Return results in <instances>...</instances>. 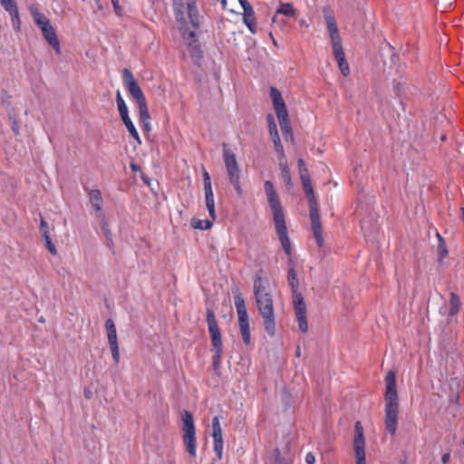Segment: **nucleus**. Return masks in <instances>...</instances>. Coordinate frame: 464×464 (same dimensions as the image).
<instances>
[{"label": "nucleus", "instance_id": "nucleus-34", "mask_svg": "<svg viewBox=\"0 0 464 464\" xmlns=\"http://www.w3.org/2000/svg\"><path fill=\"white\" fill-rule=\"evenodd\" d=\"M221 356H222V352L214 351L212 362H213V367L215 370H217L219 367V364L221 362Z\"/></svg>", "mask_w": 464, "mask_h": 464}, {"label": "nucleus", "instance_id": "nucleus-37", "mask_svg": "<svg viewBox=\"0 0 464 464\" xmlns=\"http://www.w3.org/2000/svg\"><path fill=\"white\" fill-rule=\"evenodd\" d=\"M267 123H268V130H274V129H276V123L275 121V119L273 117V115L271 114H268L267 115Z\"/></svg>", "mask_w": 464, "mask_h": 464}, {"label": "nucleus", "instance_id": "nucleus-30", "mask_svg": "<svg viewBox=\"0 0 464 464\" xmlns=\"http://www.w3.org/2000/svg\"><path fill=\"white\" fill-rule=\"evenodd\" d=\"M269 133H270L271 139L273 140L276 151L277 153H279L282 157H284V155H285L284 148H283V145L281 143V140H280V137H279V133H278L277 128L274 129V130H270Z\"/></svg>", "mask_w": 464, "mask_h": 464}, {"label": "nucleus", "instance_id": "nucleus-41", "mask_svg": "<svg viewBox=\"0 0 464 464\" xmlns=\"http://www.w3.org/2000/svg\"><path fill=\"white\" fill-rule=\"evenodd\" d=\"M450 459V452H446L444 453L442 456H441V462L443 464H447Z\"/></svg>", "mask_w": 464, "mask_h": 464}, {"label": "nucleus", "instance_id": "nucleus-22", "mask_svg": "<svg viewBox=\"0 0 464 464\" xmlns=\"http://www.w3.org/2000/svg\"><path fill=\"white\" fill-rule=\"evenodd\" d=\"M298 169L305 196L314 194L308 169L306 168L304 160L303 159L298 160Z\"/></svg>", "mask_w": 464, "mask_h": 464}, {"label": "nucleus", "instance_id": "nucleus-26", "mask_svg": "<svg viewBox=\"0 0 464 464\" xmlns=\"http://www.w3.org/2000/svg\"><path fill=\"white\" fill-rule=\"evenodd\" d=\"M437 238H438V246H437V253H438V262L441 263L448 256L449 250L446 245V242L444 238L437 233Z\"/></svg>", "mask_w": 464, "mask_h": 464}, {"label": "nucleus", "instance_id": "nucleus-45", "mask_svg": "<svg viewBox=\"0 0 464 464\" xmlns=\"http://www.w3.org/2000/svg\"><path fill=\"white\" fill-rule=\"evenodd\" d=\"M269 36L273 39V43H274V44H276V40L273 38V34H269Z\"/></svg>", "mask_w": 464, "mask_h": 464}, {"label": "nucleus", "instance_id": "nucleus-43", "mask_svg": "<svg viewBox=\"0 0 464 464\" xmlns=\"http://www.w3.org/2000/svg\"><path fill=\"white\" fill-rule=\"evenodd\" d=\"M130 169H131V170L133 172H137V171H140L141 170V168L139 165L135 164V163H130Z\"/></svg>", "mask_w": 464, "mask_h": 464}, {"label": "nucleus", "instance_id": "nucleus-44", "mask_svg": "<svg viewBox=\"0 0 464 464\" xmlns=\"http://www.w3.org/2000/svg\"><path fill=\"white\" fill-rule=\"evenodd\" d=\"M84 396H85V398H87V399H91V397H92V392H91V391H90V390H85V391H84Z\"/></svg>", "mask_w": 464, "mask_h": 464}, {"label": "nucleus", "instance_id": "nucleus-19", "mask_svg": "<svg viewBox=\"0 0 464 464\" xmlns=\"http://www.w3.org/2000/svg\"><path fill=\"white\" fill-rule=\"evenodd\" d=\"M243 10V21L251 34L256 33V19L252 5L246 0H239Z\"/></svg>", "mask_w": 464, "mask_h": 464}, {"label": "nucleus", "instance_id": "nucleus-39", "mask_svg": "<svg viewBox=\"0 0 464 464\" xmlns=\"http://www.w3.org/2000/svg\"><path fill=\"white\" fill-rule=\"evenodd\" d=\"M111 3H112V5H113V8H114V11L116 12L117 14H121V7L119 5V0H111Z\"/></svg>", "mask_w": 464, "mask_h": 464}, {"label": "nucleus", "instance_id": "nucleus-20", "mask_svg": "<svg viewBox=\"0 0 464 464\" xmlns=\"http://www.w3.org/2000/svg\"><path fill=\"white\" fill-rule=\"evenodd\" d=\"M333 45V53L334 58L338 63L341 73L343 76H348L350 73L349 64L345 59V54L342 46V42H337L332 44Z\"/></svg>", "mask_w": 464, "mask_h": 464}, {"label": "nucleus", "instance_id": "nucleus-17", "mask_svg": "<svg viewBox=\"0 0 464 464\" xmlns=\"http://www.w3.org/2000/svg\"><path fill=\"white\" fill-rule=\"evenodd\" d=\"M323 14L332 44L341 42V37L339 34V30L337 27L335 17L333 14V12L331 11L330 7H324L323 9Z\"/></svg>", "mask_w": 464, "mask_h": 464}, {"label": "nucleus", "instance_id": "nucleus-27", "mask_svg": "<svg viewBox=\"0 0 464 464\" xmlns=\"http://www.w3.org/2000/svg\"><path fill=\"white\" fill-rule=\"evenodd\" d=\"M460 306H461L460 298L455 293H451L450 299L449 315L450 316L456 315L459 312Z\"/></svg>", "mask_w": 464, "mask_h": 464}, {"label": "nucleus", "instance_id": "nucleus-40", "mask_svg": "<svg viewBox=\"0 0 464 464\" xmlns=\"http://www.w3.org/2000/svg\"><path fill=\"white\" fill-rule=\"evenodd\" d=\"M111 3H112V5H113V8H114V11L116 12L117 14H121V7L119 5V0H111Z\"/></svg>", "mask_w": 464, "mask_h": 464}, {"label": "nucleus", "instance_id": "nucleus-31", "mask_svg": "<svg viewBox=\"0 0 464 464\" xmlns=\"http://www.w3.org/2000/svg\"><path fill=\"white\" fill-rule=\"evenodd\" d=\"M116 102H117V106H118L120 115L126 114V112H128V108H127V105H126L120 91L117 92Z\"/></svg>", "mask_w": 464, "mask_h": 464}, {"label": "nucleus", "instance_id": "nucleus-6", "mask_svg": "<svg viewBox=\"0 0 464 464\" xmlns=\"http://www.w3.org/2000/svg\"><path fill=\"white\" fill-rule=\"evenodd\" d=\"M122 77L127 91L137 102L140 121L143 125L144 130L150 131L151 130L150 115L144 93L134 79L132 72L129 69H123Z\"/></svg>", "mask_w": 464, "mask_h": 464}, {"label": "nucleus", "instance_id": "nucleus-12", "mask_svg": "<svg viewBox=\"0 0 464 464\" xmlns=\"http://www.w3.org/2000/svg\"><path fill=\"white\" fill-rule=\"evenodd\" d=\"M353 450L356 458V464H366L363 427L362 422L359 420L354 424Z\"/></svg>", "mask_w": 464, "mask_h": 464}, {"label": "nucleus", "instance_id": "nucleus-18", "mask_svg": "<svg viewBox=\"0 0 464 464\" xmlns=\"http://www.w3.org/2000/svg\"><path fill=\"white\" fill-rule=\"evenodd\" d=\"M0 4L11 17L13 27L15 31L21 28V21L19 16L18 6L15 0H0Z\"/></svg>", "mask_w": 464, "mask_h": 464}, {"label": "nucleus", "instance_id": "nucleus-36", "mask_svg": "<svg viewBox=\"0 0 464 464\" xmlns=\"http://www.w3.org/2000/svg\"><path fill=\"white\" fill-rule=\"evenodd\" d=\"M100 219L102 220V228L103 230V233H104L106 238L107 239H111V231H110V229L108 227V225H107V223L105 221V218L104 219L100 218Z\"/></svg>", "mask_w": 464, "mask_h": 464}, {"label": "nucleus", "instance_id": "nucleus-23", "mask_svg": "<svg viewBox=\"0 0 464 464\" xmlns=\"http://www.w3.org/2000/svg\"><path fill=\"white\" fill-rule=\"evenodd\" d=\"M90 203L95 210L98 218L104 219V213L102 211L103 199L102 193L99 189H87Z\"/></svg>", "mask_w": 464, "mask_h": 464}, {"label": "nucleus", "instance_id": "nucleus-9", "mask_svg": "<svg viewBox=\"0 0 464 464\" xmlns=\"http://www.w3.org/2000/svg\"><path fill=\"white\" fill-rule=\"evenodd\" d=\"M182 421H183V443L186 448V450L188 454L195 458L197 456V440H196V429L194 425L193 415L188 411H184L182 414Z\"/></svg>", "mask_w": 464, "mask_h": 464}, {"label": "nucleus", "instance_id": "nucleus-25", "mask_svg": "<svg viewBox=\"0 0 464 464\" xmlns=\"http://www.w3.org/2000/svg\"><path fill=\"white\" fill-rule=\"evenodd\" d=\"M282 133L285 140L290 137L293 138L292 127L289 120V115H282L277 117Z\"/></svg>", "mask_w": 464, "mask_h": 464}, {"label": "nucleus", "instance_id": "nucleus-4", "mask_svg": "<svg viewBox=\"0 0 464 464\" xmlns=\"http://www.w3.org/2000/svg\"><path fill=\"white\" fill-rule=\"evenodd\" d=\"M384 401L385 428L390 435L394 436L397 431L400 404L397 392L396 375L392 371L388 372L385 376Z\"/></svg>", "mask_w": 464, "mask_h": 464}, {"label": "nucleus", "instance_id": "nucleus-2", "mask_svg": "<svg viewBox=\"0 0 464 464\" xmlns=\"http://www.w3.org/2000/svg\"><path fill=\"white\" fill-rule=\"evenodd\" d=\"M253 287L256 305L264 321L265 331L270 336H274L276 334V317L269 283L257 274Z\"/></svg>", "mask_w": 464, "mask_h": 464}, {"label": "nucleus", "instance_id": "nucleus-32", "mask_svg": "<svg viewBox=\"0 0 464 464\" xmlns=\"http://www.w3.org/2000/svg\"><path fill=\"white\" fill-rule=\"evenodd\" d=\"M128 130V131L130 132V136L139 143L140 144L141 143V140H140V135L133 124L132 121H130V122H126L124 124Z\"/></svg>", "mask_w": 464, "mask_h": 464}, {"label": "nucleus", "instance_id": "nucleus-1", "mask_svg": "<svg viewBox=\"0 0 464 464\" xmlns=\"http://www.w3.org/2000/svg\"><path fill=\"white\" fill-rule=\"evenodd\" d=\"M173 7L175 17L179 24V28L181 31L182 37L187 42L188 45L191 48V56H200L201 51L198 44H197L195 32L184 28V25L187 22L185 13H187L194 29H198L199 27V17L196 5V0H186V5L184 4L183 0H174Z\"/></svg>", "mask_w": 464, "mask_h": 464}, {"label": "nucleus", "instance_id": "nucleus-7", "mask_svg": "<svg viewBox=\"0 0 464 464\" xmlns=\"http://www.w3.org/2000/svg\"><path fill=\"white\" fill-rule=\"evenodd\" d=\"M29 11L35 24L40 28L44 40L53 48L57 54L61 53V45L56 32L50 23V20L40 12L34 5L29 7Z\"/></svg>", "mask_w": 464, "mask_h": 464}, {"label": "nucleus", "instance_id": "nucleus-15", "mask_svg": "<svg viewBox=\"0 0 464 464\" xmlns=\"http://www.w3.org/2000/svg\"><path fill=\"white\" fill-rule=\"evenodd\" d=\"M203 181H204V192H205V201L206 207L208 211L210 218L215 220L216 219V211H215V199L214 194L211 185V179L208 172L204 169H203Z\"/></svg>", "mask_w": 464, "mask_h": 464}, {"label": "nucleus", "instance_id": "nucleus-3", "mask_svg": "<svg viewBox=\"0 0 464 464\" xmlns=\"http://www.w3.org/2000/svg\"><path fill=\"white\" fill-rule=\"evenodd\" d=\"M265 193L266 195L267 202L273 214V220L275 223L276 232L284 249L287 256L292 255L291 241L288 236L285 213L277 195V192L274 187V184L270 180H266L264 183Z\"/></svg>", "mask_w": 464, "mask_h": 464}, {"label": "nucleus", "instance_id": "nucleus-33", "mask_svg": "<svg viewBox=\"0 0 464 464\" xmlns=\"http://www.w3.org/2000/svg\"><path fill=\"white\" fill-rule=\"evenodd\" d=\"M43 237L44 239L46 248L52 255L55 256L57 254V250L55 246L53 244L50 236H44Z\"/></svg>", "mask_w": 464, "mask_h": 464}, {"label": "nucleus", "instance_id": "nucleus-21", "mask_svg": "<svg viewBox=\"0 0 464 464\" xmlns=\"http://www.w3.org/2000/svg\"><path fill=\"white\" fill-rule=\"evenodd\" d=\"M270 97L276 117L288 114V111L286 109V105L282 97V94L276 87L270 88Z\"/></svg>", "mask_w": 464, "mask_h": 464}, {"label": "nucleus", "instance_id": "nucleus-42", "mask_svg": "<svg viewBox=\"0 0 464 464\" xmlns=\"http://www.w3.org/2000/svg\"><path fill=\"white\" fill-rule=\"evenodd\" d=\"M121 118L125 124L126 122L131 121L130 118L129 117V112H126V114H121Z\"/></svg>", "mask_w": 464, "mask_h": 464}, {"label": "nucleus", "instance_id": "nucleus-28", "mask_svg": "<svg viewBox=\"0 0 464 464\" xmlns=\"http://www.w3.org/2000/svg\"><path fill=\"white\" fill-rule=\"evenodd\" d=\"M279 165L281 169V176L283 180L285 181L286 186H291V173L285 156H281Z\"/></svg>", "mask_w": 464, "mask_h": 464}, {"label": "nucleus", "instance_id": "nucleus-16", "mask_svg": "<svg viewBox=\"0 0 464 464\" xmlns=\"http://www.w3.org/2000/svg\"><path fill=\"white\" fill-rule=\"evenodd\" d=\"M212 438H213V449L218 459H222L223 455V437L222 428L218 416H215L212 419Z\"/></svg>", "mask_w": 464, "mask_h": 464}, {"label": "nucleus", "instance_id": "nucleus-24", "mask_svg": "<svg viewBox=\"0 0 464 464\" xmlns=\"http://www.w3.org/2000/svg\"><path fill=\"white\" fill-rule=\"evenodd\" d=\"M278 14H284L287 17H295L296 10L291 3H280L279 8L276 11L272 22L275 23Z\"/></svg>", "mask_w": 464, "mask_h": 464}, {"label": "nucleus", "instance_id": "nucleus-38", "mask_svg": "<svg viewBox=\"0 0 464 464\" xmlns=\"http://www.w3.org/2000/svg\"><path fill=\"white\" fill-rule=\"evenodd\" d=\"M306 464H315V457L312 452H308L305 456Z\"/></svg>", "mask_w": 464, "mask_h": 464}, {"label": "nucleus", "instance_id": "nucleus-46", "mask_svg": "<svg viewBox=\"0 0 464 464\" xmlns=\"http://www.w3.org/2000/svg\"><path fill=\"white\" fill-rule=\"evenodd\" d=\"M39 322H41V323H44V319L43 317H41V318L39 319Z\"/></svg>", "mask_w": 464, "mask_h": 464}, {"label": "nucleus", "instance_id": "nucleus-10", "mask_svg": "<svg viewBox=\"0 0 464 464\" xmlns=\"http://www.w3.org/2000/svg\"><path fill=\"white\" fill-rule=\"evenodd\" d=\"M309 205V216L311 220V228L314 237L316 241L318 247H323L324 239L323 236V228L320 220L319 205L315 194L306 196Z\"/></svg>", "mask_w": 464, "mask_h": 464}, {"label": "nucleus", "instance_id": "nucleus-29", "mask_svg": "<svg viewBox=\"0 0 464 464\" xmlns=\"http://www.w3.org/2000/svg\"><path fill=\"white\" fill-rule=\"evenodd\" d=\"M215 220L211 219H191V226L195 229L208 230L212 227L213 222Z\"/></svg>", "mask_w": 464, "mask_h": 464}, {"label": "nucleus", "instance_id": "nucleus-5", "mask_svg": "<svg viewBox=\"0 0 464 464\" xmlns=\"http://www.w3.org/2000/svg\"><path fill=\"white\" fill-rule=\"evenodd\" d=\"M287 281L292 292L293 305L299 330L302 333H306L308 331L306 305L302 294L299 292V280L293 261L291 259L289 260Z\"/></svg>", "mask_w": 464, "mask_h": 464}, {"label": "nucleus", "instance_id": "nucleus-35", "mask_svg": "<svg viewBox=\"0 0 464 464\" xmlns=\"http://www.w3.org/2000/svg\"><path fill=\"white\" fill-rule=\"evenodd\" d=\"M40 231H41L42 237L49 236L48 224H47V222L44 220V218H41V222H40Z\"/></svg>", "mask_w": 464, "mask_h": 464}, {"label": "nucleus", "instance_id": "nucleus-11", "mask_svg": "<svg viewBox=\"0 0 464 464\" xmlns=\"http://www.w3.org/2000/svg\"><path fill=\"white\" fill-rule=\"evenodd\" d=\"M234 303L238 316V324L243 342L248 345L251 342L248 314L245 304V299L241 293H237L234 295Z\"/></svg>", "mask_w": 464, "mask_h": 464}, {"label": "nucleus", "instance_id": "nucleus-8", "mask_svg": "<svg viewBox=\"0 0 464 464\" xmlns=\"http://www.w3.org/2000/svg\"><path fill=\"white\" fill-rule=\"evenodd\" d=\"M223 160L226 166L227 174L230 183L233 185L237 196H243V189L240 185V169L235 153L223 144Z\"/></svg>", "mask_w": 464, "mask_h": 464}, {"label": "nucleus", "instance_id": "nucleus-14", "mask_svg": "<svg viewBox=\"0 0 464 464\" xmlns=\"http://www.w3.org/2000/svg\"><path fill=\"white\" fill-rule=\"evenodd\" d=\"M105 328L107 332L108 343L111 351L112 359L115 363L120 362V351L117 338L116 326L112 319H108L105 322Z\"/></svg>", "mask_w": 464, "mask_h": 464}, {"label": "nucleus", "instance_id": "nucleus-13", "mask_svg": "<svg viewBox=\"0 0 464 464\" xmlns=\"http://www.w3.org/2000/svg\"><path fill=\"white\" fill-rule=\"evenodd\" d=\"M207 322L213 351L222 352L223 343L221 333L216 321L215 314L211 309H207Z\"/></svg>", "mask_w": 464, "mask_h": 464}]
</instances>
